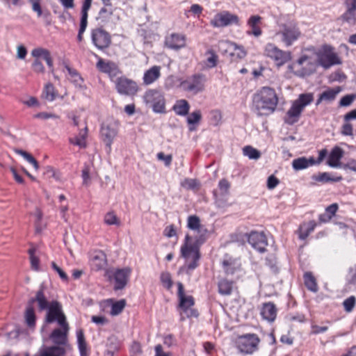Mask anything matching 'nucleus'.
Returning a JSON list of instances; mask_svg holds the SVG:
<instances>
[{
  "label": "nucleus",
  "mask_w": 356,
  "mask_h": 356,
  "mask_svg": "<svg viewBox=\"0 0 356 356\" xmlns=\"http://www.w3.org/2000/svg\"><path fill=\"white\" fill-rule=\"evenodd\" d=\"M278 104V97L275 90L270 87H263L252 97V105L258 115L272 114Z\"/></svg>",
  "instance_id": "1"
},
{
  "label": "nucleus",
  "mask_w": 356,
  "mask_h": 356,
  "mask_svg": "<svg viewBox=\"0 0 356 356\" xmlns=\"http://www.w3.org/2000/svg\"><path fill=\"white\" fill-rule=\"evenodd\" d=\"M318 65L314 47L307 48L296 63L289 65V70L296 76L305 77L313 74Z\"/></svg>",
  "instance_id": "2"
},
{
  "label": "nucleus",
  "mask_w": 356,
  "mask_h": 356,
  "mask_svg": "<svg viewBox=\"0 0 356 356\" xmlns=\"http://www.w3.org/2000/svg\"><path fill=\"white\" fill-rule=\"evenodd\" d=\"M230 242L241 244L248 243L250 245H268V243H274L270 234L263 231H252L248 233L241 230H237L231 235Z\"/></svg>",
  "instance_id": "3"
},
{
  "label": "nucleus",
  "mask_w": 356,
  "mask_h": 356,
  "mask_svg": "<svg viewBox=\"0 0 356 356\" xmlns=\"http://www.w3.org/2000/svg\"><path fill=\"white\" fill-rule=\"evenodd\" d=\"M275 36L277 37L285 47H289L300 38L301 31L297 23L290 21L279 24Z\"/></svg>",
  "instance_id": "4"
},
{
  "label": "nucleus",
  "mask_w": 356,
  "mask_h": 356,
  "mask_svg": "<svg viewBox=\"0 0 356 356\" xmlns=\"http://www.w3.org/2000/svg\"><path fill=\"white\" fill-rule=\"evenodd\" d=\"M314 101L313 93L300 94L298 99L293 102L284 118L285 123L293 124L299 120L304 108Z\"/></svg>",
  "instance_id": "5"
},
{
  "label": "nucleus",
  "mask_w": 356,
  "mask_h": 356,
  "mask_svg": "<svg viewBox=\"0 0 356 356\" xmlns=\"http://www.w3.org/2000/svg\"><path fill=\"white\" fill-rule=\"evenodd\" d=\"M177 287V296L179 300L177 309L179 311L180 320L184 321L186 318H197L199 314L198 312L193 308L195 304L193 297L185 294L182 283L178 282Z\"/></svg>",
  "instance_id": "6"
},
{
  "label": "nucleus",
  "mask_w": 356,
  "mask_h": 356,
  "mask_svg": "<svg viewBox=\"0 0 356 356\" xmlns=\"http://www.w3.org/2000/svg\"><path fill=\"white\" fill-rule=\"evenodd\" d=\"M131 273V269L129 267L122 268H109L105 270L104 277L107 281L113 284V290L119 291L124 289Z\"/></svg>",
  "instance_id": "7"
},
{
  "label": "nucleus",
  "mask_w": 356,
  "mask_h": 356,
  "mask_svg": "<svg viewBox=\"0 0 356 356\" xmlns=\"http://www.w3.org/2000/svg\"><path fill=\"white\" fill-rule=\"evenodd\" d=\"M316 56L318 65L325 70L341 63L339 55L334 51V48L329 45H324L318 50L316 49Z\"/></svg>",
  "instance_id": "8"
},
{
  "label": "nucleus",
  "mask_w": 356,
  "mask_h": 356,
  "mask_svg": "<svg viewBox=\"0 0 356 356\" xmlns=\"http://www.w3.org/2000/svg\"><path fill=\"white\" fill-rule=\"evenodd\" d=\"M143 98L146 106L152 108L154 113L165 112V97L160 90L149 89L145 92Z\"/></svg>",
  "instance_id": "9"
},
{
  "label": "nucleus",
  "mask_w": 356,
  "mask_h": 356,
  "mask_svg": "<svg viewBox=\"0 0 356 356\" xmlns=\"http://www.w3.org/2000/svg\"><path fill=\"white\" fill-rule=\"evenodd\" d=\"M119 125V121L114 118H108L102 124L100 136L108 152L111 151L113 140L118 135Z\"/></svg>",
  "instance_id": "10"
},
{
  "label": "nucleus",
  "mask_w": 356,
  "mask_h": 356,
  "mask_svg": "<svg viewBox=\"0 0 356 356\" xmlns=\"http://www.w3.org/2000/svg\"><path fill=\"white\" fill-rule=\"evenodd\" d=\"M264 55L272 59L277 67L284 65L292 58L291 51H284L273 43L266 44Z\"/></svg>",
  "instance_id": "11"
},
{
  "label": "nucleus",
  "mask_w": 356,
  "mask_h": 356,
  "mask_svg": "<svg viewBox=\"0 0 356 356\" xmlns=\"http://www.w3.org/2000/svg\"><path fill=\"white\" fill-rule=\"evenodd\" d=\"M260 339L255 334H247L238 337L236 346L241 353L252 354L258 349Z\"/></svg>",
  "instance_id": "12"
},
{
  "label": "nucleus",
  "mask_w": 356,
  "mask_h": 356,
  "mask_svg": "<svg viewBox=\"0 0 356 356\" xmlns=\"http://www.w3.org/2000/svg\"><path fill=\"white\" fill-rule=\"evenodd\" d=\"M207 77L204 74L197 73L187 77L181 85L184 90L196 95L204 90Z\"/></svg>",
  "instance_id": "13"
},
{
  "label": "nucleus",
  "mask_w": 356,
  "mask_h": 356,
  "mask_svg": "<svg viewBox=\"0 0 356 356\" xmlns=\"http://www.w3.org/2000/svg\"><path fill=\"white\" fill-rule=\"evenodd\" d=\"M47 310L45 321L47 323H52L57 321L59 325H64L67 323L66 317L63 312L62 305L57 300L50 302Z\"/></svg>",
  "instance_id": "14"
},
{
  "label": "nucleus",
  "mask_w": 356,
  "mask_h": 356,
  "mask_svg": "<svg viewBox=\"0 0 356 356\" xmlns=\"http://www.w3.org/2000/svg\"><path fill=\"white\" fill-rule=\"evenodd\" d=\"M113 82L115 83L117 92L120 95L134 96L138 90L136 82L126 76L118 77Z\"/></svg>",
  "instance_id": "15"
},
{
  "label": "nucleus",
  "mask_w": 356,
  "mask_h": 356,
  "mask_svg": "<svg viewBox=\"0 0 356 356\" xmlns=\"http://www.w3.org/2000/svg\"><path fill=\"white\" fill-rule=\"evenodd\" d=\"M210 24L214 28L225 27L232 24L239 25V18L237 15L228 11H222L215 15Z\"/></svg>",
  "instance_id": "16"
},
{
  "label": "nucleus",
  "mask_w": 356,
  "mask_h": 356,
  "mask_svg": "<svg viewBox=\"0 0 356 356\" xmlns=\"http://www.w3.org/2000/svg\"><path fill=\"white\" fill-rule=\"evenodd\" d=\"M91 40L93 44L100 50L108 48L111 43L110 34L101 28H97L92 30Z\"/></svg>",
  "instance_id": "17"
},
{
  "label": "nucleus",
  "mask_w": 356,
  "mask_h": 356,
  "mask_svg": "<svg viewBox=\"0 0 356 356\" xmlns=\"http://www.w3.org/2000/svg\"><path fill=\"white\" fill-rule=\"evenodd\" d=\"M181 252L186 260L188 270H193L197 267V261L200 257L199 246H181Z\"/></svg>",
  "instance_id": "18"
},
{
  "label": "nucleus",
  "mask_w": 356,
  "mask_h": 356,
  "mask_svg": "<svg viewBox=\"0 0 356 356\" xmlns=\"http://www.w3.org/2000/svg\"><path fill=\"white\" fill-rule=\"evenodd\" d=\"M98 58V61L96 64V67L101 72L107 74L112 81H115L114 78L117 77L122 72L119 69L118 66L112 61H106L103 58L95 55Z\"/></svg>",
  "instance_id": "19"
},
{
  "label": "nucleus",
  "mask_w": 356,
  "mask_h": 356,
  "mask_svg": "<svg viewBox=\"0 0 356 356\" xmlns=\"http://www.w3.org/2000/svg\"><path fill=\"white\" fill-rule=\"evenodd\" d=\"M222 267L225 274L227 276L233 275L239 271L241 268V263L238 258L232 257L228 254H225L222 262Z\"/></svg>",
  "instance_id": "20"
},
{
  "label": "nucleus",
  "mask_w": 356,
  "mask_h": 356,
  "mask_svg": "<svg viewBox=\"0 0 356 356\" xmlns=\"http://www.w3.org/2000/svg\"><path fill=\"white\" fill-rule=\"evenodd\" d=\"M186 45V37L179 33H171L165 38V46L173 50H179Z\"/></svg>",
  "instance_id": "21"
},
{
  "label": "nucleus",
  "mask_w": 356,
  "mask_h": 356,
  "mask_svg": "<svg viewBox=\"0 0 356 356\" xmlns=\"http://www.w3.org/2000/svg\"><path fill=\"white\" fill-rule=\"evenodd\" d=\"M61 329L56 328L51 333L49 338L56 345H65L67 342V335L69 331V325L65 323L64 325H60Z\"/></svg>",
  "instance_id": "22"
},
{
  "label": "nucleus",
  "mask_w": 356,
  "mask_h": 356,
  "mask_svg": "<svg viewBox=\"0 0 356 356\" xmlns=\"http://www.w3.org/2000/svg\"><path fill=\"white\" fill-rule=\"evenodd\" d=\"M91 266L95 270H106L107 259L105 253L100 250L95 251L91 257Z\"/></svg>",
  "instance_id": "23"
},
{
  "label": "nucleus",
  "mask_w": 356,
  "mask_h": 356,
  "mask_svg": "<svg viewBox=\"0 0 356 356\" xmlns=\"http://www.w3.org/2000/svg\"><path fill=\"white\" fill-rule=\"evenodd\" d=\"M262 18L259 15H252L247 22L249 30L247 31L248 35H252L255 37H259L262 34L260 27Z\"/></svg>",
  "instance_id": "24"
},
{
  "label": "nucleus",
  "mask_w": 356,
  "mask_h": 356,
  "mask_svg": "<svg viewBox=\"0 0 356 356\" xmlns=\"http://www.w3.org/2000/svg\"><path fill=\"white\" fill-rule=\"evenodd\" d=\"M31 56L35 58V60H39V58H43L49 68L53 72L54 71V65H53V60L51 56L50 51L42 47H37L33 49L31 51Z\"/></svg>",
  "instance_id": "25"
},
{
  "label": "nucleus",
  "mask_w": 356,
  "mask_h": 356,
  "mask_svg": "<svg viewBox=\"0 0 356 356\" xmlns=\"http://www.w3.org/2000/svg\"><path fill=\"white\" fill-rule=\"evenodd\" d=\"M277 309L275 305L271 302L264 303L261 309L262 318L267 321L274 322L277 316Z\"/></svg>",
  "instance_id": "26"
},
{
  "label": "nucleus",
  "mask_w": 356,
  "mask_h": 356,
  "mask_svg": "<svg viewBox=\"0 0 356 356\" xmlns=\"http://www.w3.org/2000/svg\"><path fill=\"white\" fill-rule=\"evenodd\" d=\"M45 289L46 287L44 286L43 284H42L40 286L39 289L35 293V300L36 302L38 303V307L39 311L46 310L50 305V302L48 301L44 294Z\"/></svg>",
  "instance_id": "27"
},
{
  "label": "nucleus",
  "mask_w": 356,
  "mask_h": 356,
  "mask_svg": "<svg viewBox=\"0 0 356 356\" xmlns=\"http://www.w3.org/2000/svg\"><path fill=\"white\" fill-rule=\"evenodd\" d=\"M161 67L159 66H153L147 70L143 75V83L145 85H150L156 81L161 76Z\"/></svg>",
  "instance_id": "28"
},
{
  "label": "nucleus",
  "mask_w": 356,
  "mask_h": 356,
  "mask_svg": "<svg viewBox=\"0 0 356 356\" xmlns=\"http://www.w3.org/2000/svg\"><path fill=\"white\" fill-rule=\"evenodd\" d=\"M343 150L338 147L335 146L332 149L327 159V164L330 167L336 168L339 165V161L343 157Z\"/></svg>",
  "instance_id": "29"
},
{
  "label": "nucleus",
  "mask_w": 356,
  "mask_h": 356,
  "mask_svg": "<svg viewBox=\"0 0 356 356\" xmlns=\"http://www.w3.org/2000/svg\"><path fill=\"white\" fill-rule=\"evenodd\" d=\"M65 68L69 74V79L74 86L79 88H83V79L79 73L74 68L70 67L67 63H63Z\"/></svg>",
  "instance_id": "30"
},
{
  "label": "nucleus",
  "mask_w": 356,
  "mask_h": 356,
  "mask_svg": "<svg viewBox=\"0 0 356 356\" xmlns=\"http://www.w3.org/2000/svg\"><path fill=\"white\" fill-rule=\"evenodd\" d=\"M88 129L86 126L84 129L79 131V134L74 138H71L69 141L71 144L79 146L80 148H86L87 146L86 138L88 137Z\"/></svg>",
  "instance_id": "31"
},
{
  "label": "nucleus",
  "mask_w": 356,
  "mask_h": 356,
  "mask_svg": "<svg viewBox=\"0 0 356 356\" xmlns=\"http://www.w3.org/2000/svg\"><path fill=\"white\" fill-rule=\"evenodd\" d=\"M316 163V161L313 157L307 159L301 157L294 159L292 162V166L296 170H300L312 166Z\"/></svg>",
  "instance_id": "32"
},
{
  "label": "nucleus",
  "mask_w": 356,
  "mask_h": 356,
  "mask_svg": "<svg viewBox=\"0 0 356 356\" xmlns=\"http://www.w3.org/2000/svg\"><path fill=\"white\" fill-rule=\"evenodd\" d=\"M65 349L58 346H49L40 350V353L34 356H63Z\"/></svg>",
  "instance_id": "33"
},
{
  "label": "nucleus",
  "mask_w": 356,
  "mask_h": 356,
  "mask_svg": "<svg viewBox=\"0 0 356 356\" xmlns=\"http://www.w3.org/2000/svg\"><path fill=\"white\" fill-rule=\"evenodd\" d=\"M234 282L226 278L221 279L218 282V293L222 296H229L232 293Z\"/></svg>",
  "instance_id": "34"
},
{
  "label": "nucleus",
  "mask_w": 356,
  "mask_h": 356,
  "mask_svg": "<svg viewBox=\"0 0 356 356\" xmlns=\"http://www.w3.org/2000/svg\"><path fill=\"white\" fill-rule=\"evenodd\" d=\"M172 109L177 115L185 116L188 113L190 105L186 100L179 99L176 102Z\"/></svg>",
  "instance_id": "35"
},
{
  "label": "nucleus",
  "mask_w": 356,
  "mask_h": 356,
  "mask_svg": "<svg viewBox=\"0 0 356 356\" xmlns=\"http://www.w3.org/2000/svg\"><path fill=\"white\" fill-rule=\"evenodd\" d=\"M304 284L306 288L312 292H317L318 290L316 280L311 272H306L303 275Z\"/></svg>",
  "instance_id": "36"
},
{
  "label": "nucleus",
  "mask_w": 356,
  "mask_h": 356,
  "mask_svg": "<svg viewBox=\"0 0 356 356\" xmlns=\"http://www.w3.org/2000/svg\"><path fill=\"white\" fill-rule=\"evenodd\" d=\"M76 338L80 356H88L87 343L83 330L80 329L76 331Z\"/></svg>",
  "instance_id": "37"
},
{
  "label": "nucleus",
  "mask_w": 356,
  "mask_h": 356,
  "mask_svg": "<svg viewBox=\"0 0 356 356\" xmlns=\"http://www.w3.org/2000/svg\"><path fill=\"white\" fill-rule=\"evenodd\" d=\"M35 231L36 234H40L46 228L47 223L42 220L41 211L36 209L35 213Z\"/></svg>",
  "instance_id": "38"
},
{
  "label": "nucleus",
  "mask_w": 356,
  "mask_h": 356,
  "mask_svg": "<svg viewBox=\"0 0 356 356\" xmlns=\"http://www.w3.org/2000/svg\"><path fill=\"white\" fill-rule=\"evenodd\" d=\"M316 226V223L315 221L312 220L307 223H304L300 225L299 229V237L302 239H305L307 237V236L314 231Z\"/></svg>",
  "instance_id": "39"
},
{
  "label": "nucleus",
  "mask_w": 356,
  "mask_h": 356,
  "mask_svg": "<svg viewBox=\"0 0 356 356\" xmlns=\"http://www.w3.org/2000/svg\"><path fill=\"white\" fill-rule=\"evenodd\" d=\"M202 119V113L200 110H197L191 113L187 118V123L189 124V130L194 131L195 127L193 126L200 122Z\"/></svg>",
  "instance_id": "40"
},
{
  "label": "nucleus",
  "mask_w": 356,
  "mask_h": 356,
  "mask_svg": "<svg viewBox=\"0 0 356 356\" xmlns=\"http://www.w3.org/2000/svg\"><path fill=\"white\" fill-rule=\"evenodd\" d=\"M25 323L30 328L34 327L35 325L36 316L34 308L26 307L24 312Z\"/></svg>",
  "instance_id": "41"
},
{
  "label": "nucleus",
  "mask_w": 356,
  "mask_h": 356,
  "mask_svg": "<svg viewBox=\"0 0 356 356\" xmlns=\"http://www.w3.org/2000/svg\"><path fill=\"white\" fill-rule=\"evenodd\" d=\"M340 87L329 88L321 94V99H324L325 102H330L336 98L337 95L340 92Z\"/></svg>",
  "instance_id": "42"
},
{
  "label": "nucleus",
  "mask_w": 356,
  "mask_h": 356,
  "mask_svg": "<svg viewBox=\"0 0 356 356\" xmlns=\"http://www.w3.org/2000/svg\"><path fill=\"white\" fill-rule=\"evenodd\" d=\"M28 253L29 254V259L31 262V268L35 271H38L40 270V259L36 255V249L35 248H30L28 250Z\"/></svg>",
  "instance_id": "43"
},
{
  "label": "nucleus",
  "mask_w": 356,
  "mask_h": 356,
  "mask_svg": "<svg viewBox=\"0 0 356 356\" xmlns=\"http://www.w3.org/2000/svg\"><path fill=\"white\" fill-rule=\"evenodd\" d=\"M15 151L17 154L22 156L25 160H26L29 163H31L33 166L35 170H38L39 169V165L38 161L31 154L22 149H15Z\"/></svg>",
  "instance_id": "44"
},
{
  "label": "nucleus",
  "mask_w": 356,
  "mask_h": 356,
  "mask_svg": "<svg viewBox=\"0 0 356 356\" xmlns=\"http://www.w3.org/2000/svg\"><path fill=\"white\" fill-rule=\"evenodd\" d=\"M15 151L17 154L22 156L25 160H26L29 163H31L33 166L35 170H38L39 169V165L38 161L31 154L22 149H15Z\"/></svg>",
  "instance_id": "45"
},
{
  "label": "nucleus",
  "mask_w": 356,
  "mask_h": 356,
  "mask_svg": "<svg viewBox=\"0 0 356 356\" xmlns=\"http://www.w3.org/2000/svg\"><path fill=\"white\" fill-rule=\"evenodd\" d=\"M235 43L228 40H221L218 42V49L222 54H229L233 50Z\"/></svg>",
  "instance_id": "46"
},
{
  "label": "nucleus",
  "mask_w": 356,
  "mask_h": 356,
  "mask_svg": "<svg viewBox=\"0 0 356 356\" xmlns=\"http://www.w3.org/2000/svg\"><path fill=\"white\" fill-rule=\"evenodd\" d=\"M341 18L349 24H355L356 23V10L346 8V11L342 15Z\"/></svg>",
  "instance_id": "47"
},
{
  "label": "nucleus",
  "mask_w": 356,
  "mask_h": 356,
  "mask_svg": "<svg viewBox=\"0 0 356 356\" xmlns=\"http://www.w3.org/2000/svg\"><path fill=\"white\" fill-rule=\"evenodd\" d=\"M42 95L46 100L49 102L54 101L56 98V92L54 86L51 83L47 84L44 89Z\"/></svg>",
  "instance_id": "48"
},
{
  "label": "nucleus",
  "mask_w": 356,
  "mask_h": 356,
  "mask_svg": "<svg viewBox=\"0 0 356 356\" xmlns=\"http://www.w3.org/2000/svg\"><path fill=\"white\" fill-rule=\"evenodd\" d=\"M126 305V300L124 299L120 300L112 304L111 314L112 316H117L120 314Z\"/></svg>",
  "instance_id": "49"
},
{
  "label": "nucleus",
  "mask_w": 356,
  "mask_h": 356,
  "mask_svg": "<svg viewBox=\"0 0 356 356\" xmlns=\"http://www.w3.org/2000/svg\"><path fill=\"white\" fill-rule=\"evenodd\" d=\"M243 154L250 159H258L261 156L259 151L251 146H245L243 149Z\"/></svg>",
  "instance_id": "50"
},
{
  "label": "nucleus",
  "mask_w": 356,
  "mask_h": 356,
  "mask_svg": "<svg viewBox=\"0 0 356 356\" xmlns=\"http://www.w3.org/2000/svg\"><path fill=\"white\" fill-rule=\"evenodd\" d=\"M247 54L246 51L242 46H238L235 43V47H233V50L230 52V56L234 59H242L245 57Z\"/></svg>",
  "instance_id": "51"
},
{
  "label": "nucleus",
  "mask_w": 356,
  "mask_h": 356,
  "mask_svg": "<svg viewBox=\"0 0 356 356\" xmlns=\"http://www.w3.org/2000/svg\"><path fill=\"white\" fill-rule=\"evenodd\" d=\"M187 227L193 231H200V221L197 216H190L187 220Z\"/></svg>",
  "instance_id": "52"
},
{
  "label": "nucleus",
  "mask_w": 356,
  "mask_h": 356,
  "mask_svg": "<svg viewBox=\"0 0 356 356\" xmlns=\"http://www.w3.org/2000/svg\"><path fill=\"white\" fill-rule=\"evenodd\" d=\"M206 54L208 56L207 60H206V65L209 68H212L216 66L217 65V60H218V56L215 54V52L213 50H208L206 52Z\"/></svg>",
  "instance_id": "53"
},
{
  "label": "nucleus",
  "mask_w": 356,
  "mask_h": 356,
  "mask_svg": "<svg viewBox=\"0 0 356 356\" xmlns=\"http://www.w3.org/2000/svg\"><path fill=\"white\" fill-rule=\"evenodd\" d=\"M313 179L320 182H327L330 181H339L341 179V177L332 178L327 172L320 173L318 175H314Z\"/></svg>",
  "instance_id": "54"
},
{
  "label": "nucleus",
  "mask_w": 356,
  "mask_h": 356,
  "mask_svg": "<svg viewBox=\"0 0 356 356\" xmlns=\"http://www.w3.org/2000/svg\"><path fill=\"white\" fill-rule=\"evenodd\" d=\"M346 280L348 284H356V265L348 268Z\"/></svg>",
  "instance_id": "55"
},
{
  "label": "nucleus",
  "mask_w": 356,
  "mask_h": 356,
  "mask_svg": "<svg viewBox=\"0 0 356 356\" xmlns=\"http://www.w3.org/2000/svg\"><path fill=\"white\" fill-rule=\"evenodd\" d=\"M356 304V298L354 296H351L346 298L343 302V305L344 309L346 312H350L354 309Z\"/></svg>",
  "instance_id": "56"
},
{
  "label": "nucleus",
  "mask_w": 356,
  "mask_h": 356,
  "mask_svg": "<svg viewBox=\"0 0 356 356\" xmlns=\"http://www.w3.org/2000/svg\"><path fill=\"white\" fill-rule=\"evenodd\" d=\"M161 282L163 286L167 289H170L172 286V281L170 274L168 272H163L161 274Z\"/></svg>",
  "instance_id": "57"
},
{
  "label": "nucleus",
  "mask_w": 356,
  "mask_h": 356,
  "mask_svg": "<svg viewBox=\"0 0 356 356\" xmlns=\"http://www.w3.org/2000/svg\"><path fill=\"white\" fill-rule=\"evenodd\" d=\"M104 222L109 225H120V224L119 219L113 212H108L106 214Z\"/></svg>",
  "instance_id": "58"
},
{
  "label": "nucleus",
  "mask_w": 356,
  "mask_h": 356,
  "mask_svg": "<svg viewBox=\"0 0 356 356\" xmlns=\"http://www.w3.org/2000/svg\"><path fill=\"white\" fill-rule=\"evenodd\" d=\"M114 12V8L103 7L100 9L98 15V18L101 19L103 22L110 17Z\"/></svg>",
  "instance_id": "59"
},
{
  "label": "nucleus",
  "mask_w": 356,
  "mask_h": 356,
  "mask_svg": "<svg viewBox=\"0 0 356 356\" xmlns=\"http://www.w3.org/2000/svg\"><path fill=\"white\" fill-rule=\"evenodd\" d=\"M356 95H347L343 97L340 102H339V106H350L353 101L355 99Z\"/></svg>",
  "instance_id": "60"
},
{
  "label": "nucleus",
  "mask_w": 356,
  "mask_h": 356,
  "mask_svg": "<svg viewBox=\"0 0 356 356\" xmlns=\"http://www.w3.org/2000/svg\"><path fill=\"white\" fill-rule=\"evenodd\" d=\"M34 118H40L42 120H48V119H53V120H58L59 119V116L55 113H47V112H41L39 113H37L34 115Z\"/></svg>",
  "instance_id": "61"
},
{
  "label": "nucleus",
  "mask_w": 356,
  "mask_h": 356,
  "mask_svg": "<svg viewBox=\"0 0 356 356\" xmlns=\"http://www.w3.org/2000/svg\"><path fill=\"white\" fill-rule=\"evenodd\" d=\"M218 187L222 195H227L229 193L230 184L227 179H222L220 180Z\"/></svg>",
  "instance_id": "62"
},
{
  "label": "nucleus",
  "mask_w": 356,
  "mask_h": 356,
  "mask_svg": "<svg viewBox=\"0 0 356 356\" xmlns=\"http://www.w3.org/2000/svg\"><path fill=\"white\" fill-rule=\"evenodd\" d=\"M266 265L270 267L273 273L279 272V268L277 265L276 259L274 257H268L266 259Z\"/></svg>",
  "instance_id": "63"
},
{
  "label": "nucleus",
  "mask_w": 356,
  "mask_h": 356,
  "mask_svg": "<svg viewBox=\"0 0 356 356\" xmlns=\"http://www.w3.org/2000/svg\"><path fill=\"white\" fill-rule=\"evenodd\" d=\"M341 133L344 136H353V127L349 122H346L341 127Z\"/></svg>",
  "instance_id": "64"
}]
</instances>
